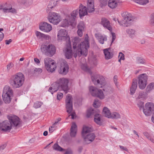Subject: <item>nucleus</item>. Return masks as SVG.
I'll return each mask as SVG.
<instances>
[{
  "instance_id": "50",
  "label": "nucleus",
  "mask_w": 154,
  "mask_h": 154,
  "mask_svg": "<svg viewBox=\"0 0 154 154\" xmlns=\"http://www.w3.org/2000/svg\"><path fill=\"white\" fill-rule=\"evenodd\" d=\"M145 63V60L143 59L140 57H137V63L138 64H143Z\"/></svg>"
},
{
  "instance_id": "37",
  "label": "nucleus",
  "mask_w": 154,
  "mask_h": 154,
  "mask_svg": "<svg viewBox=\"0 0 154 154\" xmlns=\"http://www.w3.org/2000/svg\"><path fill=\"white\" fill-rule=\"evenodd\" d=\"M121 118L119 114L117 112H114L111 113L109 118L117 119Z\"/></svg>"
},
{
  "instance_id": "14",
  "label": "nucleus",
  "mask_w": 154,
  "mask_h": 154,
  "mask_svg": "<svg viewBox=\"0 0 154 154\" xmlns=\"http://www.w3.org/2000/svg\"><path fill=\"white\" fill-rule=\"evenodd\" d=\"M143 112L146 116H150L154 112V104L152 103H146L145 108L143 109Z\"/></svg>"
},
{
  "instance_id": "64",
  "label": "nucleus",
  "mask_w": 154,
  "mask_h": 154,
  "mask_svg": "<svg viewBox=\"0 0 154 154\" xmlns=\"http://www.w3.org/2000/svg\"><path fill=\"white\" fill-rule=\"evenodd\" d=\"M6 146V145L5 144L0 146V152L2 151L5 148Z\"/></svg>"
},
{
  "instance_id": "28",
  "label": "nucleus",
  "mask_w": 154,
  "mask_h": 154,
  "mask_svg": "<svg viewBox=\"0 0 154 154\" xmlns=\"http://www.w3.org/2000/svg\"><path fill=\"white\" fill-rule=\"evenodd\" d=\"M137 85V81L136 80H133L132 86L130 89V94H133L135 92Z\"/></svg>"
},
{
  "instance_id": "9",
  "label": "nucleus",
  "mask_w": 154,
  "mask_h": 154,
  "mask_svg": "<svg viewBox=\"0 0 154 154\" xmlns=\"http://www.w3.org/2000/svg\"><path fill=\"white\" fill-rule=\"evenodd\" d=\"M57 83L59 85L60 90L63 91L66 93H67L69 89L68 80L64 78H60L57 80Z\"/></svg>"
},
{
  "instance_id": "31",
  "label": "nucleus",
  "mask_w": 154,
  "mask_h": 154,
  "mask_svg": "<svg viewBox=\"0 0 154 154\" xmlns=\"http://www.w3.org/2000/svg\"><path fill=\"white\" fill-rule=\"evenodd\" d=\"M53 62H54V60H52L51 58L47 57L45 59L44 63L46 68L49 70V67H48L47 66L51 64Z\"/></svg>"
},
{
  "instance_id": "40",
  "label": "nucleus",
  "mask_w": 154,
  "mask_h": 154,
  "mask_svg": "<svg viewBox=\"0 0 154 154\" xmlns=\"http://www.w3.org/2000/svg\"><path fill=\"white\" fill-rule=\"evenodd\" d=\"M32 3V0H22L21 1V3L26 7L31 5Z\"/></svg>"
},
{
  "instance_id": "20",
  "label": "nucleus",
  "mask_w": 154,
  "mask_h": 154,
  "mask_svg": "<svg viewBox=\"0 0 154 154\" xmlns=\"http://www.w3.org/2000/svg\"><path fill=\"white\" fill-rule=\"evenodd\" d=\"M79 14L80 18H81L87 14L88 11L86 7L80 4L79 7Z\"/></svg>"
},
{
  "instance_id": "33",
  "label": "nucleus",
  "mask_w": 154,
  "mask_h": 154,
  "mask_svg": "<svg viewBox=\"0 0 154 154\" xmlns=\"http://www.w3.org/2000/svg\"><path fill=\"white\" fill-rule=\"evenodd\" d=\"M103 113L106 117L108 118H109L111 114L109 109L105 107L103 108Z\"/></svg>"
},
{
  "instance_id": "59",
  "label": "nucleus",
  "mask_w": 154,
  "mask_h": 154,
  "mask_svg": "<svg viewBox=\"0 0 154 154\" xmlns=\"http://www.w3.org/2000/svg\"><path fill=\"white\" fill-rule=\"evenodd\" d=\"M113 81L117 88L118 87V85L117 84V77L116 75H115L113 77Z\"/></svg>"
},
{
  "instance_id": "34",
  "label": "nucleus",
  "mask_w": 154,
  "mask_h": 154,
  "mask_svg": "<svg viewBox=\"0 0 154 154\" xmlns=\"http://www.w3.org/2000/svg\"><path fill=\"white\" fill-rule=\"evenodd\" d=\"M147 95V93L146 92L143 91H141L139 92L138 97H137V99H145Z\"/></svg>"
},
{
  "instance_id": "56",
  "label": "nucleus",
  "mask_w": 154,
  "mask_h": 154,
  "mask_svg": "<svg viewBox=\"0 0 154 154\" xmlns=\"http://www.w3.org/2000/svg\"><path fill=\"white\" fill-rule=\"evenodd\" d=\"M6 5L4 3H0V10L1 9L3 10L4 11V9L6 8Z\"/></svg>"
},
{
  "instance_id": "6",
  "label": "nucleus",
  "mask_w": 154,
  "mask_h": 154,
  "mask_svg": "<svg viewBox=\"0 0 154 154\" xmlns=\"http://www.w3.org/2000/svg\"><path fill=\"white\" fill-rule=\"evenodd\" d=\"M89 47V44L88 41L81 42L80 47L78 49V56L80 57L82 54L86 56L88 54V49Z\"/></svg>"
},
{
  "instance_id": "63",
  "label": "nucleus",
  "mask_w": 154,
  "mask_h": 154,
  "mask_svg": "<svg viewBox=\"0 0 154 154\" xmlns=\"http://www.w3.org/2000/svg\"><path fill=\"white\" fill-rule=\"evenodd\" d=\"M35 72H37L38 73H40L42 72V70L39 68H36L34 70Z\"/></svg>"
},
{
  "instance_id": "39",
  "label": "nucleus",
  "mask_w": 154,
  "mask_h": 154,
  "mask_svg": "<svg viewBox=\"0 0 154 154\" xmlns=\"http://www.w3.org/2000/svg\"><path fill=\"white\" fill-rule=\"evenodd\" d=\"M87 10L89 13H91L94 11V4H87Z\"/></svg>"
},
{
  "instance_id": "13",
  "label": "nucleus",
  "mask_w": 154,
  "mask_h": 154,
  "mask_svg": "<svg viewBox=\"0 0 154 154\" xmlns=\"http://www.w3.org/2000/svg\"><path fill=\"white\" fill-rule=\"evenodd\" d=\"M58 40L65 41L67 43H70L69 37L67 35V32L64 29L60 30L57 35Z\"/></svg>"
},
{
  "instance_id": "60",
  "label": "nucleus",
  "mask_w": 154,
  "mask_h": 154,
  "mask_svg": "<svg viewBox=\"0 0 154 154\" xmlns=\"http://www.w3.org/2000/svg\"><path fill=\"white\" fill-rule=\"evenodd\" d=\"M23 20L24 21V22L25 23H28L30 20V18L26 16L25 17L23 18Z\"/></svg>"
},
{
  "instance_id": "58",
  "label": "nucleus",
  "mask_w": 154,
  "mask_h": 154,
  "mask_svg": "<svg viewBox=\"0 0 154 154\" xmlns=\"http://www.w3.org/2000/svg\"><path fill=\"white\" fill-rule=\"evenodd\" d=\"M85 30H82L81 29H78L77 31V33L79 36L80 37H81L83 35V31H84Z\"/></svg>"
},
{
  "instance_id": "43",
  "label": "nucleus",
  "mask_w": 154,
  "mask_h": 154,
  "mask_svg": "<svg viewBox=\"0 0 154 154\" xmlns=\"http://www.w3.org/2000/svg\"><path fill=\"white\" fill-rule=\"evenodd\" d=\"M77 28L78 29L85 30V26L83 21H81L79 23L77 26Z\"/></svg>"
},
{
  "instance_id": "27",
  "label": "nucleus",
  "mask_w": 154,
  "mask_h": 154,
  "mask_svg": "<svg viewBox=\"0 0 154 154\" xmlns=\"http://www.w3.org/2000/svg\"><path fill=\"white\" fill-rule=\"evenodd\" d=\"M4 12L5 13L11 12L13 14H16L17 13V10L14 8H12L11 5L10 4H8L6 6V8L4 9Z\"/></svg>"
},
{
  "instance_id": "41",
  "label": "nucleus",
  "mask_w": 154,
  "mask_h": 154,
  "mask_svg": "<svg viewBox=\"0 0 154 154\" xmlns=\"http://www.w3.org/2000/svg\"><path fill=\"white\" fill-rule=\"evenodd\" d=\"M136 3L141 5H144L149 2V0H134Z\"/></svg>"
},
{
  "instance_id": "3",
  "label": "nucleus",
  "mask_w": 154,
  "mask_h": 154,
  "mask_svg": "<svg viewBox=\"0 0 154 154\" xmlns=\"http://www.w3.org/2000/svg\"><path fill=\"white\" fill-rule=\"evenodd\" d=\"M24 80V75L18 73L11 77L10 83L14 88H18L22 85Z\"/></svg>"
},
{
  "instance_id": "8",
  "label": "nucleus",
  "mask_w": 154,
  "mask_h": 154,
  "mask_svg": "<svg viewBox=\"0 0 154 154\" xmlns=\"http://www.w3.org/2000/svg\"><path fill=\"white\" fill-rule=\"evenodd\" d=\"M89 90L91 95L93 96L97 97L100 99H103L105 97L103 92L101 89L91 86L89 88Z\"/></svg>"
},
{
  "instance_id": "19",
  "label": "nucleus",
  "mask_w": 154,
  "mask_h": 154,
  "mask_svg": "<svg viewBox=\"0 0 154 154\" xmlns=\"http://www.w3.org/2000/svg\"><path fill=\"white\" fill-rule=\"evenodd\" d=\"M101 24L104 27L110 31H112V28L110 26V22L106 18H102L101 20Z\"/></svg>"
},
{
  "instance_id": "12",
  "label": "nucleus",
  "mask_w": 154,
  "mask_h": 154,
  "mask_svg": "<svg viewBox=\"0 0 154 154\" xmlns=\"http://www.w3.org/2000/svg\"><path fill=\"white\" fill-rule=\"evenodd\" d=\"M147 80V76L145 73L140 75L138 77V86L140 89H144L146 87Z\"/></svg>"
},
{
  "instance_id": "62",
  "label": "nucleus",
  "mask_w": 154,
  "mask_h": 154,
  "mask_svg": "<svg viewBox=\"0 0 154 154\" xmlns=\"http://www.w3.org/2000/svg\"><path fill=\"white\" fill-rule=\"evenodd\" d=\"M111 34L112 36V40L111 42V44L114 41L116 38V36L115 34L114 33L112 32Z\"/></svg>"
},
{
  "instance_id": "11",
  "label": "nucleus",
  "mask_w": 154,
  "mask_h": 154,
  "mask_svg": "<svg viewBox=\"0 0 154 154\" xmlns=\"http://www.w3.org/2000/svg\"><path fill=\"white\" fill-rule=\"evenodd\" d=\"M60 17L59 14L54 12H50L48 17L49 22L54 24H57L60 21Z\"/></svg>"
},
{
  "instance_id": "10",
  "label": "nucleus",
  "mask_w": 154,
  "mask_h": 154,
  "mask_svg": "<svg viewBox=\"0 0 154 154\" xmlns=\"http://www.w3.org/2000/svg\"><path fill=\"white\" fill-rule=\"evenodd\" d=\"M114 20L116 21L117 20L119 24L124 27L129 26L131 25V23L133 21L131 17L130 16L129 14H128V15H127L125 17H124L122 21H119L118 19H116V18H114Z\"/></svg>"
},
{
  "instance_id": "30",
  "label": "nucleus",
  "mask_w": 154,
  "mask_h": 154,
  "mask_svg": "<svg viewBox=\"0 0 154 154\" xmlns=\"http://www.w3.org/2000/svg\"><path fill=\"white\" fill-rule=\"evenodd\" d=\"M78 13V11L77 10H76L73 11L71 13V14L70 15V18L71 19V21L72 22H74L75 19Z\"/></svg>"
},
{
  "instance_id": "23",
  "label": "nucleus",
  "mask_w": 154,
  "mask_h": 154,
  "mask_svg": "<svg viewBox=\"0 0 154 154\" xmlns=\"http://www.w3.org/2000/svg\"><path fill=\"white\" fill-rule=\"evenodd\" d=\"M62 26L63 27L68 26V25H72L74 22L71 21L70 18V15H67L65 19H63L62 22Z\"/></svg>"
},
{
  "instance_id": "35",
  "label": "nucleus",
  "mask_w": 154,
  "mask_h": 154,
  "mask_svg": "<svg viewBox=\"0 0 154 154\" xmlns=\"http://www.w3.org/2000/svg\"><path fill=\"white\" fill-rule=\"evenodd\" d=\"M47 66L48 67H49V70H48L47 69H46L48 72H53L54 71L56 67L55 63L54 62H52L51 64H50Z\"/></svg>"
},
{
  "instance_id": "36",
  "label": "nucleus",
  "mask_w": 154,
  "mask_h": 154,
  "mask_svg": "<svg viewBox=\"0 0 154 154\" xmlns=\"http://www.w3.org/2000/svg\"><path fill=\"white\" fill-rule=\"evenodd\" d=\"M57 1L53 0H51L49 2L47 7L48 9H52L57 5Z\"/></svg>"
},
{
  "instance_id": "52",
  "label": "nucleus",
  "mask_w": 154,
  "mask_h": 154,
  "mask_svg": "<svg viewBox=\"0 0 154 154\" xmlns=\"http://www.w3.org/2000/svg\"><path fill=\"white\" fill-rule=\"evenodd\" d=\"M137 106L140 108V109H142L143 110L144 107V103L142 101H139L137 103Z\"/></svg>"
},
{
  "instance_id": "1",
  "label": "nucleus",
  "mask_w": 154,
  "mask_h": 154,
  "mask_svg": "<svg viewBox=\"0 0 154 154\" xmlns=\"http://www.w3.org/2000/svg\"><path fill=\"white\" fill-rule=\"evenodd\" d=\"M8 121L6 120L0 123V130L4 132H9L13 128L16 129L20 126V122L18 117L10 115L7 116Z\"/></svg>"
},
{
  "instance_id": "32",
  "label": "nucleus",
  "mask_w": 154,
  "mask_h": 154,
  "mask_svg": "<svg viewBox=\"0 0 154 154\" xmlns=\"http://www.w3.org/2000/svg\"><path fill=\"white\" fill-rule=\"evenodd\" d=\"M101 115L99 114H96L94 117V122L97 124L101 125L102 122L100 119Z\"/></svg>"
},
{
  "instance_id": "22",
  "label": "nucleus",
  "mask_w": 154,
  "mask_h": 154,
  "mask_svg": "<svg viewBox=\"0 0 154 154\" xmlns=\"http://www.w3.org/2000/svg\"><path fill=\"white\" fill-rule=\"evenodd\" d=\"M72 42L73 48L74 49L76 48L78 49L80 47V45L79 43L80 42V38L78 37H74L72 40Z\"/></svg>"
},
{
  "instance_id": "29",
  "label": "nucleus",
  "mask_w": 154,
  "mask_h": 154,
  "mask_svg": "<svg viewBox=\"0 0 154 154\" xmlns=\"http://www.w3.org/2000/svg\"><path fill=\"white\" fill-rule=\"evenodd\" d=\"M109 48H106L103 50L104 53L105 59L108 60L111 58L113 56V54L112 52H110L108 51Z\"/></svg>"
},
{
  "instance_id": "42",
  "label": "nucleus",
  "mask_w": 154,
  "mask_h": 154,
  "mask_svg": "<svg viewBox=\"0 0 154 154\" xmlns=\"http://www.w3.org/2000/svg\"><path fill=\"white\" fill-rule=\"evenodd\" d=\"M95 111L92 108H90L87 111V117H90L91 116L94 114Z\"/></svg>"
},
{
  "instance_id": "48",
  "label": "nucleus",
  "mask_w": 154,
  "mask_h": 154,
  "mask_svg": "<svg viewBox=\"0 0 154 154\" xmlns=\"http://www.w3.org/2000/svg\"><path fill=\"white\" fill-rule=\"evenodd\" d=\"M43 104V103L40 101H37L34 103L33 107L36 108H38L40 107Z\"/></svg>"
},
{
  "instance_id": "16",
  "label": "nucleus",
  "mask_w": 154,
  "mask_h": 154,
  "mask_svg": "<svg viewBox=\"0 0 154 154\" xmlns=\"http://www.w3.org/2000/svg\"><path fill=\"white\" fill-rule=\"evenodd\" d=\"M39 28L41 30L45 32H49L52 29L51 26L46 22L41 23L39 25Z\"/></svg>"
},
{
  "instance_id": "17",
  "label": "nucleus",
  "mask_w": 154,
  "mask_h": 154,
  "mask_svg": "<svg viewBox=\"0 0 154 154\" xmlns=\"http://www.w3.org/2000/svg\"><path fill=\"white\" fill-rule=\"evenodd\" d=\"M69 69L68 65L66 62H63L61 64L60 69L58 71L59 73L63 75H66L68 72Z\"/></svg>"
},
{
  "instance_id": "55",
  "label": "nucleus",
  "mask_w": 154,
  "mask_h": 154,
  "mask_svg": "<svg viewBox=\"0 0 154 154\" xmlns=\"http://www.w3.org/2000/svg\"><path fill=\"white\" fill-rule=\"evenodd\" d=\"M64 154H73V151L70 148L67 149Z\"/></svg>"
},
{
  "instance_id": "46",
  "label": "nucleus",
  "mask_w": 154,
  "mask_h": 154,
  "mask_svg": "<svg viewBox=\"0 0 154 154\" xmlns=\"http://www.w3.org/2000/svg\"><path fill=\"white\" fill-rule=\"evenodd\" d=\"M93 105L94 107L98 108L100 106L101 103L99 100L97 99L95 100Z\"/></svg>"
},
{
  "instance_id": "54",
  "label": "nucleus",
  "mask_w": 154,
  "mask_h": 154,
  "mask_svg": "<svg viewBox=\"0 0 154 154\" xmlns=\"http://www.w3.org/2000/svg\"><path fill=\"white\" fill-rule=\"evenodd\" d=\"M150 23L151 25L154 26V14L151 15Z\"/></svg>"
},
{
  "instance_id": "57",
  "label": "nucleus",
  "mask_w": 154,
  "mask_h": 154,
  "mask_svg": "<svg viewBox=\"0 0 154 154\" xmlns=\"http://www.w3.org/2000/svg\"><path fill=\"white\" fill-rule=\"evenodd\" d=\"M119 57H120L119 58L122 60H124L125 59V55L124 54L122 53V52H120L119 53Z\"/></svg>"
},
{
  "instance_id": "26",
  "label": "nucleus",
  "mask_w": 154,
  "mask_h": 154,
  "mask_svg": "<svg viewBox=\"0 0 154 154\" xmlns=\"http://www.w3.org/2000/svg\"><path fill=\"white\" fill-rule=\"evenodd\" d=\"M118 2V0H109L108 5L112 9L115 8L117 6Z\"/></svg>"
},
{
  "instance_id": "25",
  "label": "nucleus",
  "mask_w": 154,
  "mask_h": 154,
  "mask_svg": "<svg viewBox=\"0 0 154 154\" xmlns=\"http://www.w3.org/2000/svg\"><path fill=\"white\" fill-rule=\"evenodd\" d=\"M77 130L76 125L75 123H72L70 130V135L71 137H75L77 132Z\"/></svg>"
},
{
  "instance_id": "5",
  "label": "nucleus",
  "mask_w": 154,
  "mask_h": 154,
  "mask_svg": "<svg viewBox=\"0 0 154 154\" xmlns=\"http://www.w3.org/2000/svg\"><path fill=\"white\" fill-rule=\"evenodd\" d=\"M41 49L42 51L46 55L51 57L55 53L56 48L55 46L52 44L42 45Z\"/></svg>"
},
{
  "instance_id": "7",
  "label": "nucleus",
  "mask_w": 154,
  "mask_h": 154,
  "mask_svg": "<svg viewBox=\"0 0 154 154\" xmlns=\"http://www.w3.org/2000/svg\"><path fill=\"white\" fill-rule=\"evenodd\" d=\"M91 79L92 81L95 85H97L100 88L105 84V80L103 77L99 75H97L92 76Z\"/></svg>"
},
{
  "instance_id": "15",
  "label": "nucleus",
  "mask_w": 154,
  "mask_h": 154,
  "mask_svg": "<svg viewBox=\"0 0 154 154\" xmlns=\"http://www.w3.org/2000/svg\"><path fill=\"white\" fill-rule=\"evenodd\" d=\"M72 98L70 95H68L66 99V112L69 113H71L73 109Z\"/></svg>"
},
{
  "instance_id": "2",
  "label": "nucleus",
  "mask_w": 154,
  "mask_h": 154,
  "mask_svg": "<svg viewBox=\"0 0 154 154\" xmlns=\"http://www.w3.org/2000/svg\"><path fill=\"white\" fill-rule=\"evenodd\" d=\"M92 131L91 128L84 126L83 128L82 132V136L85 142L87 143H90L93 142L95 137V134L93 133L88 134Z\"/></svg>"
},
{
  "instance_id": "51",
  "label": "nucleus",
  "mask_w": 154,
  "mask_h": 154,
  "mask_svg": "<svg viewBox=\"0 0 154 154\" xmlns=\"http://www.w3.org/2000/svg\"><path fill=\"white\" fill-rule=\"evenodd\" d=\"M154 88V83H150L147 87V91H149Z\"/></svg>"
},
{
  "instance_id": "21",
  "label": "nucleus",
  "mask_w": 154,
  "mask_h": 154,
  "mask_svg": "<svg viewBox=\"0 0 154 154\" xmlns=\"http://www.w3.org/2000/svg\"><path fill=\"white\" fill-rule=\"evenodd\" d=\"M58 89H60L59 85L57 83V81L52 84L48 89V91L51 92L52 94L53 92H56Z\"/></svg>"
},
{
  "instance_id": "45",
  "label": "nucleus",
  "mask_w": 154,
  "mask_h": 154,
  "mask_svg": "<svg viewBox=\"0 0 154 154\" xmlns=\"http://www.w3.org/2000/svg\"><path fill=\"white\" fill-rule=\"evenodd\" d=\"M54 149L60 151H62L64 150V149L61 148L57 143H55L53 146Z\"/></svg>"
},
{
  "instance_id": "24",
  "label": "nucleus",
  "mask_w": 154,
  "mask_h": 154,
  "mask_svg": "<svg viewBox=\"0 0 154 154\" xmlns=\"http://www.w3.org/2000/svg\"><path fill=\"white\" fill-rule=\"evenodd\" d=\"M95 36L99 42L101 44H103L104 41L107 40V38L106 36H103L100 33H96L95 34Z\"/></svg>"
},
{
  "instance_id": "53",
  "label": "nucleus",
  "mask_w": 154,
  "mask_h": 154,
  "mask_svg": "<svg viewBox=\"0 0 154 154\" xmlns=\"http://www.w3.org/2000/svg\"><path fill=\"white\" fill-rule=\"evenodd\" d=\"M14 66V64L12 63H9L7 66V70L9 71L10 69L12 68Z\"/></svg>"
},
{
  "instance_id": "38",
  "label": "nucleus",
  "mask_w": 154,
  "mask_h": 154,
  "mask_svg": "<svg viewBox=\"0 0 154 154\" xmlns=\"http://www.w3.org/2000/svg\"><path fill=\"white\" fill-rule=\"evenodd\" d=\"M126 32L129 36L132 38L135 35V31L134 29H128L126 30Z\"/></svg>"
},
{
  "instance_id": "4",
  "label": "nucleus",
  "mask_w": 154,
  "mask_h": 154,
  "mask_svg": "<svg viewBox=\"0 0 154 154\" xmlns=\"http://www.w3.org/2000/svg\"><path fill=\"white\" fill-rule=\"evenodd\" d=\"M13 96V92L11 88L9 86H5L2 94V97L4 102L6 103H10Z\"/></svg>"
},
{
  "instance_id": "44",
  "label": "nucleus",
  "mask_w": 154,
  "mask_h": 154,
  "mask_svg": "<svg viewBox=\"0 0 154 154\" xmlns=\"http://www.w3.org/2000/svg\"><path fill=\"white\" fill-rule=\"evenodd\" d=\"M35 35L37 38L39 39L46 37V35L38 31H37L36 32Z\"/></svg>"
},
{
  "instance_id": "49",
  "label": "nucleus",
  "mask_w": 154,
  "mask_h": 154,
  "mask_svg": "<svg viewBox=\"0 0 154 154\" xmlns=\"http://www.w3.org/2000/svg\"><path fill=\"white\" fill-rule=\"evenodd\" d=\"M100 3V5L102 7L103 6H106L107 3H108V0H99Z\"/></svg>"
},
{
  "instance_id": "18",
  "label": "nucleus",
  "mask_w": 154,
  "mask_h": 154,
  "mask_svg": "<svg viewBox=\"0 0 154 154\" xmlns=\"http://www.w3.org/2000/svg\"><path fill=\"white\" fill-rule=\"evenodd\" d=\"M68 44L66 48L63 50V52L66 57L68 59H69L72 58V54L71 50V43H68Z\"/></svg>"
},
{
  "instance_id": "61",
  "label": "nucleus",
  "mask_w": 154,
  "mask_h": 154,
  "mask_svg": "<svg viewBox=\"0 0 154 154\" xmlns=\"http://www.w3.org/2000/svg\"><path fill=\"white\" fill-rule=\"evenodd\" d=\"M63 96V94L62 93H60L58 94L57 96V99L58 100H60Z\"/></svg>"
},
{
  "instance_id": "47",
  "label": "nucleus",
  "mask_w": 154,
  "mask_h": 154,
  "mask_svg": "<svg viewBox=\"0 0 154 154\" xmlns=\"http://www.w3.org/2000/svg\"><path fill=\"white\" fill-rule=\"evenodd\" d=\"M103 90L107 93V94H110L112 92V88L109 86H105Z\"/></svg>"
}]
</instances>
